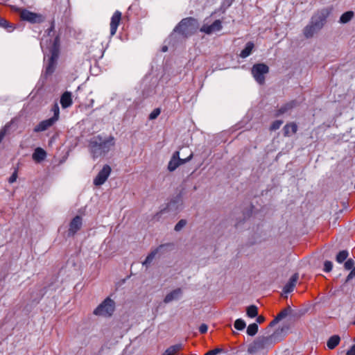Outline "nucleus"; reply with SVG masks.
Segmentation results:
<instances>
[{"label": "nucleus", "mask_w": 355, "mask_h": 355, "mask_svg": "<svg viewBox=\"0 0 355 355\" xmlns=\"http://www.w3.org/2000/svg\"><path fill=\"white\" fill-rule=\"evenodd\" d=\"M208 327L205 324H202L199 327V331L201 334H205L207 331Z\"/></svg>", "instance_id": "38"}, {"label": "nucleus", "mask_w": 355, "mask_h": 355, "mask_svg": "<svg viewBox=\"0 0 355 355\" xmlns=\"http://www.w3.org/2000/svg\"><path fill=\"white\" fill-rule=\"evenodd\" d=\"M246 324L242 319H237L234 322V327L238 330H243Z\"/></svg>", "instance_id": "27"}, {"label": "nucleus", "mask_w": 355, "mask_h": 355, "mask_svg": "<svg viewBox=\"0 0 355 355\" xmlns=\"http://www.w3.org/2000/svg\"><path fill=\"white\" fill-rule=\"evenodd\" d=\"M0 26L8 28L10 27L13 29V26L5 19L0 17Z\"/></svg>", "instance_id": "33"}, {"label": "nucleus", "mask_w": 355, "mask_h": 355, "mask_svg": "<svg viewBox=\"0 0 355 355\" xmlns=\"http://www.w3.org/2000/svg\"><path fill=\"white\" fill-rule=\"evenodd\" d=\"M192 157L193 154L191 153L187 159H181L180 158V153L178 151L175 152L168 162V170L171 172L174 171L179 166L191 159Z\"/></svg>", "instance_id": "8"}, {"label": "nucleus", "mask_w": 355, "mask_h": 355, "mask_svg": "<svg viewBox=\"0 0 355 355\" xmlns=\"http://www.w3.org/2000/svg\"><path fill=\"white\" fill-rule=\"evenodd\" d=\"M331 10L329 8H324L319 10L312 17L310 24L303 31L304 35L306 38L313 37L315 33L322 28Z\"/></svg>", "instance_id": "3"}, {"label": "nucleus", "mask_w": 355, "mask_h": 355, "mask_svg": "<svg viewBox=\"0 0 355 355\" xmlns=\"http://www.w3.org/2000/svg\"><path fill=\"white\" fill-rule=\"evenodd\" d=\"M115 139L112 136H95L89 144V150L94 159L105 157L109 152L114 150Z\"/></svg>", "instance_id": "1"}, {"label": "nucleus", "mask_w": 355, "mask_h": 355, "mask_svg": "<svg viewBox=\"0 0 355 355\" xmlns=\"http://www.w3.org/2000/svg\"><path fill=\"white\" fill-rule=\"evenodd\" d=\"M47 42V38H42L40 44L44 52L45 58L48 56L47 51H49L50 54L48 58V64L46 67V73L47 74H51L55 69L57 59L58 58L59 39L56 37L53 40V42H51L49 44H48Z\"/></svg>", "instance_id": "2"}, {"label": "nucleus", "mask_w": 355, "mask_h": 355, "mask_svg": "<svg viewBox=\"0 0 355 355\" xmlns=\"http://www.w3.org/2000/svg\"><path fill=\"white\" fill-rule=\"evenodd\" d=\"M114 311V302L110 298H106L94 311V314L101 317H110Z\"/></svg>", "instance_id": "4"}, {"label": "nucleus", "mask_w": 355, "mask_h": 355, "mask_svg": "<svg viewBox=\"0 0 355 355\" xmlns=\"http://www.w3.org/2000/svg\"><path fill=\"white\" fill-rule=\"evenodd\" d=\"M197 28V21L193 18H187L180 21L176 27L175 31H178L184 35H188L196 31Z\"/></svg>", "instance_id": "5"}, {"label": "nucleus", "mask_w": 355, "mask_h": 355, "mask_svg": "<svg viewBox=\"0 0 355 355\" xmlns=\"http://www.w3.org/2000/svg\"><path fill=\"white\" fill-rule=\"evenodd\" d=\"M15 10L19 13L22 20L27 21L32 24L40 23L44 21V17L40 14L22 8H16Z\"/></svg>", "instance_id": "6"}, {"label": "nucleus", "mask_w": 355, "mask_h": 355, "mask_svg": "<svg viewBox=\"0 0 355 355\" xmlns=\"http://www.w3.org/2000/svg\"><path fill=\"white\" fill-rule=\"evenodd\" d=\"M52 111L54 113V116L51 119H53V121L55 122L56 121L58 120L59 114H60V110H59V107H58V104L54 105V106L52 108Z\"/></svg>", "instance_id": "28"}, {"label": "nucleus", "mask_w": 355, "mask_h": 355, "mask_svg": "<svg viewBox=\"0 0 355 355\" xmlns=\"http://www.w3.org/2000/svg\"><path fill=\"white\" fill-rule=\"evenodd\" d=\"M1 142V141L0 140V143Z\"/></svg>", "instance_id": "46"}, {"label": "nucleus", "mask_w": 355, "mask_h": 355, "mask_svg": "<svg viewBox=\"0 0 355 355\" xmlns=\"http://www.w3.org/2000/svg\"><path fill=\"white\" fill-rule=\"evenodd\" d=\"M187 224V221L185 220H180L175 226V230L176 231H180L182 227H184Z\"/></svg>", "instance_id": "32"}, {"label": "nucleus", "mask_w": 355, "mask_h": 355, "mask_svg": "<svg viewBox=\"0 0 355 355\" xmlns=\"http://www.w3.org/2000/svg\"><path fill=\"white\" fill-rule=\"evenodd\" d=\"M286 315V313L284 312H281L279 314L277 315L276 319H275V321L276 320H281L282 318H283L284 316Z\"/></svg>", "instance_id": "43"}, {"label": "nucleus", "mask_w": 355, "mask_h": 355, "mask_svg": "<svg viewBox=\"0 0 355 355\" xmlns=\"http://www.w3.org/2000/svg\"><path fill=\"white\" fill-rule=\"evenodd\" d=\"M221 28H222V25H221L220 21L216 20L211 25L204 24L201 27L200 31L205 33L206 34H211V33L219 31Z\"/></svg>", "instance_id": "11"}, {"label": "nucleus", "mask_w": 355, "mask_h": 355, "mask_svg": "<svg viewBox=\"0 0 355 355\" xmlns=\"http://www.w3.org/2000/svg\"><path fill=\"white\" fill-rule=\"evenodd\" d=\"M254 48V44L252 42H248L245 49L241 52L240 56L243 58L249 56Z\"/></svg>", "instance_id": "22"}, {"label": "nucleus", "mask_w": 355, "mask_h": 355, "mask_svg": "<svg viewBox=\"0 0 355 355\" xmlns=\"http://www.w3.org/2000/svg\"><path fill=\"white\" fill-rule=\"evenodd\" d=\"M112 171L111 167L105 164L103 168L98 172L96 178L94 179V184L96 186L103 184L109 178Z\"/></svg>", "instance_id": "9"}, {"label": "nucleus", "mask_w": 355, "mask_h": 355, "mask_svg": "<svg viewBox=\"0 0 355 355\" xmlns=\"http://www.w3.org/2000/svg\"><path fill=\"white\" fill-rule=\"evenodd\" d=\"M258 314L257 307L254 305H251L247 308V315L250 318H254Z\"/></svg>", "instance_id": "24"}, {"label": "nucleus", "mask_w": 355, "mask_h": 355, "mask_svg": "<svg viewBox=\"0 0 355 355\" xmlns=\"http://www.w3.org/2000/svg\"><path fill=\"white\" fill-rule=\"evenodd\" d=\"M121 19V12L116 11L111 18L110 21V34L111 35H115L117 28L119 25Z\"/></svg>", "instance_id": "12"}, {"label": "nucleus", "mask_w": 355, "mask_h": 355, "mask_svg": "<svg viewBox=\"0 0 355 355\" xmlns=\"http://www.w3.org/2000/svg\"><path fill=\"white\" fill-rule=\"evenodd\" d=\"M354 277H355V269L353 268L352 270V271L349 272V274L348 275V276L347 277V282L349 281Z\"/></svg>", "instance_id": "40"}, {"label": "nucleus", "mask_w": 355, "mask_h": 355, "mask_svg": "<svg viewBox=\"0 0 355 355\" xmlns=\"http://www.w3.org/2000/svg\"><path fill=\"white\" fill-rule=\"evenodd\" d=\"M220 351L219 349H215L207 352L205 355H216Z\"/></svg>", "instance_id": "39"}, {"label": "nucleus", "mask_w": 355, "mask_h": 355, "mask_svg": "<svg viewBox=\"0 0 355 355\" xmlns=\"http://www.w3.org/2000/svg\"><path fill=\"white\" fill-rule=\"evenodd\" d=\"M332 263L329 261H326L324 263V270L325 272H330L332 269Z\"/></svg>", "instance_id": "35"}, {"label": "nucleus", "mask_w": 355, "mask_h": 355, "mask_svg": "<svg viewBox=\"0 0 355 355\" xmlns=\"http://www.w3.org/2000/svg\"><path fill=\"white\" fill-rule=\"evenodd\" d=\"M346 355H355V345L352 346V347L347 351Z\"/></svg>", "instance_id": "42"}, {"label": "nucleus", "mask_w": 355, "mask_h": 355, "mask_svg": "<svg viewBox=\"0 0 355 355\" xmlns=\"http://www.w3.org/2000/svg\"><path fill=\"white\" fill-rule=\"evenodd\" d=\"M340 342V338L338 335H334L331 336L327 342V346L329 349H334Z\"/></svg>", "instance_id": "20"}, {"label": "nucleus", "mask_w": 355, "mask_h": 355, "mask_svg": "<svg viewBox=\"0 0 355 355\" xmlns=\"http://www.w3.org/2000/svg\"><path fill=\"white\" fill-rule=\"evenodd\" d=\"M17 172L15 171L12 175L9 178L8 182L9 183L12 184L15 182L17 180Z\"/></svg>", "instance_id": "37"}, {"label": "nucleus", "mask_w": 355, "mask_h": 355, "mask_svg": "<svg viewBox=\"0 0 355 355\" xmlns=\"http://www.w3.org/2000/svg\"><path fill=\"white\" fill-rule=\"evenodd\" d=\"M297 125L295 123H289L284 127V135L286 137H290L296 133Z\"/></svg>", "instance_id": "16"}, {"label": "nucleus", "mask_w": 355, "mask_h": 355, "mask_svg": "<svg viewBox=\"0 0 355 355\" xmlns=\"http://www.w3.org/2000/svg\"><path fill=\"white\" fill-rule=\"evenodd\" d=\"M55 121L53 119H49L44 121H41L35 128H34L35 132H42L44 131L51 127Z\"/></svg>", "instance_id": "15"}, {"label": "nucleus", "mask_w": 355, "mask_h": 355, "mask_svg": "<svg viewBox=\"0 0 355 355\" xmlns=\"http://www.w3.org/2000/svg\"><path fill=\"white\" fill-rule=\"evenodd\" d=\"M270 344L271 339L269 337L260 338L250 345L248 350L250 353H254L268 347Z\"/></svg>", "instance_id": "10"}, {"label": "nucleus", "mask_w": 355, "mask_h": 355, "mask_svg": "<svg viewBox=\"0 0 355 355\" xmlns=\"http://www.w3.org/2000/svg\"><path fill=\"white\" fill-rule=\"evenodd\" d=\"M258 331V325L256 323L250 324L247 329V333L250 336H254Z\"/></svg>", "instance_id": "26"}, {"label": "nucleus", "mask_w": 355, "mask_h": 355, "mask_svg": "<svg viewBox=\"0 0 355 355\" xmlns=\"http://www.w3.org/2000/svg\"><path fill=\"white\" fill-rule=\"evenodd\" d=\"M157 254V251H153L150 254H149L147 257L146 258L145 261L143 262L144 265L147 266L148 264L150 263L151 261L153 260L155 254Z\"/></svg>", "instance_id": "29"}, {"label": "nucleus", "mask_w": 355, "mask_h": 355, "mask_svg": "<svg viewBox=\"0 0 355 355\" xmlns=\"http://www.w3.org/2000/svg\"><path fill=\"white\" fill-rule=\"evenodd\" d=\"M166 51H167V47L166 46H163L162 47V51L166 52Z\"/></svg>", "instance_id": "45"}, {"label": "nucleus", "mask_w": 355, "mask_h": 355, "mask_svg": "<svg viewBox=\"0 0 355 355\" xmlns=\"http://www.w3.org/2000/svg\"><path fill=\"white\" fill-rule=\"evenodd\" d=\"M46 153L44 150L41 148H37L33 155V159L36 162H40L45 159Z\"/></svg>", "instance_id": "18"}, {"label": "nucleus", "mask_w": 355, "mask_h": 355, "mask_svg": "<svg viewBox=\"0 0 355 355\" xmlns=\"http://www.w3.org/2000/svg\"><path fill=\"white\" fill-rule=\"evenodd\" d=\"M71 94L69 92H65L60 98V104L62 108H67L72 105Z\"/></svg>", "instance_id": "14"}, {"label": "nucleus", "mask_w": 355, "mask_h": 355, "mask_svg": "<svg viewBox=\"0 0 355 355\" xmlns=\"http://www.w3.org/2000/svg\"><path fill=\"white\" fill-rule=\"evenodd\" d=\"M82 226V218L80 216H76L69 224V234L73 235L78 231Z\"/></svg>", "instance_id": "13"}, {"label": "nucleus", "mask_w": 355, "mask_h": 355, "mask_svg": "<svg viewBox=\"0 0 355 355\" xmlns=\"http://www.w3.org/2000/svg\"><path fill=\"white\" fill-rule=\"evenodd\" d=\"M297 279H298V275L297 274L293 275L291 277V278L290 279L289 282L284 287V292L285 293H291L293 290V288L297 283Z\"/></svg>", "instance_id": "17"}, {"label": "nucleus", "mask_w": 355, "mask_h": 355, "mask_svg": "<svg viewBox=\"0 0 355 355\" xmlns=\"http://www.w3.org/2000/svg\"><path fill=\"white\" fill-rule=\"evenodd\" d=\"M348 252L346 250L340 251L336 256V261L338 263H343L348 257Z\"/></svg>", "instance_id": "25"}, {"label": "nucleus", "mask_w": 355, "mask_h": 355, "mask_svg": "<svg viewBox=\"0 0 355 355\" xmlns=\"http://www.w3.org/2000/svg\"><path fill=\"white\" fill-rule=\"evenodd\" d=\"M269 68L265 64H256L252 68V74L254 78L259 84H263L265 80V75L268 73Z\"/></svg>", "instance_id": "7"}, {"label": "nucleus", "mask_w": 355, "mask_h": 355, "mask_svg": "<svg viewBox=\"0 0 355 355\" xmlns=\"http://www.w3.org/2000/svg\"><path fill=\"white\" fill-rule=\"evenodd\" d=\"M7 131V128L5 127L0 130V140L2 141Z\"/></svg>", "instance_id": "41"}, {"label": "nucleus", "mask_w": 355, "mask_h": 355, "mask_svg": "<svg viewBox=\"0 0 355 355\" xmlns=\"http://www.w3.org/2000/svg\"><path fill=\"white\" fill-rule=\"evenodd\" d=\"M160 114V110L159 109H155L149 115L150 119H156Z\"/></svg>", "instance_id": "34"}, {"label": "nucleus", "mask_w": 355, "mask_h": 355, "mask_svg": "<svg viewBox=\"0 0 355 355\" xmlns=\"http://www.w3.org/2000/svg\"><path fill=\"white\" fill-rule=\"evenodd\" d=\"M354 14L352 11H347L343 13L340 17L339 22L341 24H346L349 22L354 17Z\"/></svg>", "instance_id": "23"}, {"label": "nucleus", "mask_w": 355, "mask_h": 355, "mask_svg": "<svg viewBox=\"0 0 355 355\" xmlns=\"http://www.w3.org/2000/svg\"><path fill=\"white\" fill-rule=\"evenodd\" d=\"M182 295V291L180 289H175L167 294L164 298V302L168 303L173 300H178Z\"/></svg>", "instance_id": "19"}, {"label": "nucleus", "mask_w": 355, "mask_h": 355, "mask_svg": "<svg viewBox=\"0 0 355 355\" xmlns=\"http://www.w3.org/2000/svg\"><path fill=\"white\" fill-rule=\"evenodd\" d=\"M290 108H291V105H285L282 106L279 110H278L277 113L276 114V116H279L281 114H284Z\"/></svg>", "instance_id": "31"}, {"label": "nucleus", "mask_w": 355, "mask_h": 355, "mask_svg": "<svg viewBox=\"0 0 355 355\" xmlns=\"http://www.w3.org/2000/svg\"><path fill=\"white\" fill-rule=\"evenodd\" d=\"M354 265V261L352 259H348L344 264L345 269L350 270Z\"/></svg>", "instance_id": "36"}, {"label": "nucleus", "mask_w": 355, "mask_h": 355, "mask_svg": "<svg viewBox=\"0 0 355 355\" xmlns=\"http://www.w3.org/2000/svg\"><path fill=\"white\" fill-rule=\"evenodd\" d=\"M182 346L181 344L175 345L168 347L163 354V355H175L180 350H181Z\"/></svg>", "instance_id": "21"}, {"label": "nucleus", "mask_w": 355, "mask_h": 355, "mask_svg": "<svg viewBox=\"0 0 355 355\" xmlns=\"http://www.w3.org/2000/svg\"><path fill=\"white\" fill-rule=\"evenodd\" d=\"M264 321H265V318H264L263 316H262V315H259V316H258V317H257V322L258 323H262V322H263Z\"/></svg>", "instance_id": "44"}, {"label": "nucleus", "mask_w": 355, "mask_h": 355, "mask_svg": "<svg viewBox=\"0 0 355 355\" xmlns=\"http://www.w3.org/2000/svg\"><path fill=\"white\" fill-rule=\"evenodd\" d=\"M282 123H283L282 121L277 120L272 123L270 129L271 130H276L280 128V126L282 125Z\"/></svg>", "instance_id": "30"}]
</instances>
